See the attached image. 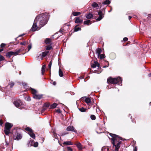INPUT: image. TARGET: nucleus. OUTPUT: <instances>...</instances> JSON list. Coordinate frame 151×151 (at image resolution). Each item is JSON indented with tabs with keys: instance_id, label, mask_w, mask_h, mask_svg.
I'll use <instances>...</instances> for the list:
<instances>
[{
	"instance_id": "nucleus-57",
	"label": "nucleus",
	"mask_w": 151,
	"mask_h": 151,
	"mask_svg": "<svg viewBox=\"0 0 151 151\" xmlns=\"http://www.w3.org/2000/svg\"><path fill=\"white\" fill-rule=\"evenodd\" d=\"M149 77L151 76V73L149 74Z\"/></svg>"
},
{
	"instance_id": "nucleus-45",
	"label": "nucleus",
	"mask_w": 151,
	"mask_h": 151,
	"mask_svg": "<svg viewBox=\"0 0 151 151\" xmlns=\"http://www.w3.org/2000/svg\"><path fill=\"white\" fill-rule=\"evenodd\" d=\"M26 42H23L20 43V44L22 45H26Z\"/></svg>"
},
{
	"instance_id": "nucleus-13",
	"label": "nucleus",
	"mask_w": 151,
	"mask_h": 151,
	"mask_svg": "<svg viewBox=\"0 0 151 151\" xmlns=\"http://www.w3.org/2000/svg\"><path fill=\"white\" fill-rule=\"evenodd\" d=\"M91 6L93 8H96V9H98L99 7L98 4L95 2L92 4Z\"/></svg>"
},
{
	"instance_id": "nucleus-32",
	"label": "nucleus",
	"mask_w": 151,
	"mask_h": 151,
	"mask_svg": "<svg viewBox=\"0 0 151 151\" xmlns=\"http://www.w3.org/2000/svg\"><path fill=\"white\" fill-rule=\"evenodd\" d=\"M79 111L82 112H84L86 111V109L83 108V107H82L81 108H79Z\"/></svg>"
},
{
	"instance_id": "nucleus-9",
	"label": "nucleus",
	"mask_w": 151,
	"mask_h": 151,
	"mask_svg": "<svg viewBox=\"0 0 151 151\" xmlns=\"http://www.w3.org/2000/svg\"><path fill=\"white\" fill-rule=\"evenodd\" d=\"M40 28L39 27V26L37 24V22L36 21V20L35 19L31 28L32 31H35L37 30H39Z\"/></svg>"
},
{
	"instance_id": "nucleus-31",
	"label": "nucleus",
	"mask_w": 151,
	"mask_h": 151,
	"mask_svg": "<svg viewBox=\"0 0 151 151\" xmlns=\"http://www.w3.org/2000/svg\"><path fill=\"white\" fill-rule=\"evenodd\" d=\"M57 105V104L56 103H54L50 106V108L52 109L55 108L56 107Z\"/></svg>"
},
{
	"instance_id": "nucleus-19",
	"label": "nucleus",
	"mask_w": 151,
	"mask_h": 151,
	"mask_svg": "<svg viewBox=\"0 0 151 151\" xmlns=\"http://www.w3.org/2000/svg\"><path fill=\"white\" fill-rule=\"evenodd\" d=\"M46 68V65H43L41 71H42V75L44 74V73L45 71V69Z\"/></svg>"
},
{
	"instance_id": "nucleus-38",
	"label": "nucleus",
	"mask_w": 151,
	"mask_h": 151,
	"mask_svg": "<svg viewBox=\"0 0 151 151\" xmlns=\"http://www.w3.org/2000/svg\"><path fill=\"white\" fill-rule=\"evenodd\" d=\"M31 48H32V45L31 44H30L28 46V48H27V52H28V51H29V50H30V49Z\"/></svg>"
},
{
	"instance_id": "nucleus-34",
	"label": "nucleus",
	"mask_w": 151,
	"mask_h": 151,
	"mask_svg": "<svg viewBox=\"0 0 151 151\" xmlns=\"http://www.w3.org/2000/svg\"><path fill=\"white\" fill-rule=\"evenodd\" d=\"M14 85V83L12 81H11V82H10L9 83L8 86H9L10 88H12L13 86Z\"/></svg>"
},
{
	"instance_id": "nucleus-36",
	"label": "nucleus",
	"mask_w": 151,
	"mask_h": 151,
	"mask_svg": "<svg viewBox=\"0 0 151 151\" xmlns=\"http://www.w3.org/2000/svg\"><path fill=\"white\" fill-rule=\"evenodd\" d=\"M105 55L104 54H101L99 55V57L100 59H102L105 58Z\"/></svg>"
},
{
	"instance_id": "nucleus-60",
	"label": "nucleus",
	"mask_w": 151,
	"mask_h": 151,
	"mask_svg": "<svg viewBox=\"0 0 151 151\" xmlns=\"http://www.w3.org/2000/svg\"><path fill=\"white\" fill-rule=\"evenodd\" d=\"M108 66H104V68H106V67H107Z\"/></svg>"
},
{
	"instance_id": "nucleus-58",
	"label": "nucleus",
	"mask_w": 151,
	"mask_h": 151,
	"mask_svg": "<svg viewBox=\"0 0 151 151\" xmlns=\"http://www.w3.org/2000/svg\"><path fill=\"white\" fill-rule=\"evenodd\" d=\"M23 35H24V34H23V35H20L19 36V37L22 36Z\"/></svg>"
},
{
	"instance_id": "nucleus-54",
	"label": "nucleus",
	"mask_w": 151,
	"mask_h": 151,
	"mask_svg": "<svg viewBox=\"0 0 151 151\" xmlns=\"http://www.w3.org/2000/svg\"><path fill=\"white\" fill-rule=\"evenodd\" d=\"M3 49H0V52H2V51H3Z\"/></svg>"
},
{
	"instance_id": "nucleus-7",
	"label": "nucleus",
	"mask_w": 151,
	"mask_h": 151,
	"mask_svg": "<svg viewBox=\"0 0 151 151\" xmlns=\"http://www.w3.org/2000/svg\"><path fill=\"white\" fill-rule=\"evenodd\" d=\"M12 134L13 136V138L15 140H19L22 138L21 135L18 132L16 129H14L13 130Z\"/></svg>"
},
{
	"instance_id": "nucleus-4",
	"label": "nucleus",
	"mask_w": 151,
	"mask_h": 151,
	"mask_svg": "<svg viewBox=\"0 0 151 151\" xmlns=\"http://www.w3.org/2000/svg\"><path fill=\"white\" fill-rule=\"evenodd\" d=\"M30 90L31 93L33 94V97L34 98L40 99L42 98V95L38 94L36 90L32 88H30Z\"/></svg>"
},
{
	"instance_id": "nucleus-22",
	"label": "nucleus",
	"mask_w": 151,
	"mask_h": 151,
	"mask_svg": "<svg viewBox=\"0 0 151 151\" xmlns=\"http://www.w3.org/2000/svg\"><path fill=\"white\" fill-rule=\"evenodd\" d=\"M63 144L66 145H72L73 144L70 141L64 142Z\"/></svg>"
},
{
	"instance_id": "nucleus-46",
	"label": "nucleus",
	"mask_w": 151,
	"mask_h": 151,
	"mask_svg": "<svg viewBox=\"0 0 151 151\" xmlns=\"http://www.w3.org/2000/svg\"><path fill=\"white\" fill-rule=\"evenodd\" d=\"M67 149L68 150L70 151H73L72 149L70 147H67Z\"/></svg>"
},
{
	"instance_id": "nucleus-41",
	"label": "nucleus",
	"mask_w": 151,
	"mask_h": 151,
	"mask_svg": "<svg viewBox=\"0 0 151 151\" xmlns=\"http://www.w3.org/2000/svg\"><path fill=\"white\" fill-rule=\"evenodd\" d=\"M52 62L51 61H50L48 65V68L49 69H50H50H51V65H52Z\"/></svg>"
},
{
	"instance_id": "nucleus-28",
	"label": "nucleus",
	"mask_w": 151,
	"mask_h": 151,
	"mask_svg": "<svg viewBox=\"0 0 151 151\" xmlns=\"http://www.w3.org/2000/svg\"><path fill=\"white\" fill-rule=\"evenodd\" d=\"M81 30V28L77 27V25H76L75 27L74 30L75 32H77L78 30Z\"/></svg>"
},
{
	"instance_id": "nucleus-42",
	"label": "nucleus",
	"mask_w": 151,
	"mask_h": 151,
	"mask_svg": "<svg viewBox=\"0 0 151 151\" xmlns=\"http://www.w3.org/2000/svg\"><path fill=\"white\" fill-rule=\"evenodd\" d=\"M52 47L50 45L46 47V50H49L52 49Z\"/></svg>"
},
{
	"instance_id": "nucleus-43",
	"label": "nucleus",
	"mask_w": 151,
	"mask_h": 151,
	"mask_svg": "<svg viewBox=\"0 0 151 151\" xmlns=\"http://www.w3.org/2000/svg\"><path fill=\"white\" fill-rule=\"evenodd\" d=\"M4 57L2 56V55H0V62L4 60Z\"/></svg>"
},
{
	"instance_id": "nucleus-3",
	"label": "nucleus",
	"mask_w": 151,
	"mask_h": 151,
	"mask_svg": "<svg viewBox=\"0 0 151 151\" xmlns=\"http://www.w3.org/2000/svg\"><path fill=\"white\" fill-rule=\"evenodd\" d=\"M107 82L108 83H110L112 84L119 83V84L122 82V80L120 77L116 78H112L109 77L107 80Z\"/></svg>"
},
{
	"instance_id": "nucleus-20",
	"label": "nucleus",
	"mask_w": 151,
	"mask_h": 151,
	"mask_svg": "<svg viewBox=\"0 0 151 151\" xmlns=\"http://www.w3.org/2000/svg\"><path fill=\"white\" fill-rule=\"evenodd\" d=\"M29 134L30 137L34 139L35 138V134L33 132L28 133Z\"/></svg>"
},
{
	"instance_id": "nucleus-59",
	"label": "nucleus",
	"mask_w": 151,
	"mask_h": 151,
	"mask_svg": "<svg viewBox=\"0 0 151 151\" xmlns=\"http://www.w3.org/2000/svg\"><path fill=\"white\" fill-rule=\"evenodd\" d=\"M80 78L81 79H82L83 78V77H80Z\"/></svg>"
},
{
	"instance_id": "nucleus-33",
	"label": "nucleus",
	"mask_w": 151,
	"mask_h": 151,
	"mask_svg": "<svg viewBox=\"0 0 151 151\" xmlns=\"http://www.w3.org/2000/svg\"><path fill=\"white\" fill-rule=\"evenodd\" d=\"M110 3V1L109 0H106L103 3L104 4H108Z\"/></svg>"
},
{
	"instance_id": "nucleus-5",
	"label": "nucleus",
	"mask_w": 151,
	"mask_h": 151,
	"mask_svg": "<svg viewBox=\"0 0 151 151\" xmlns=\"http://www.w3.org/2000/svg\"><path fill=\"white\" fill-rule=\"evenodd\" d=\"M91 67L93 68H95L96 67L97 68L98 70H93V73H99L101 72V68L100 67L99 64L97 61H95L94 63L91 65Z\"/></svg>"
},
{
	"instance_id": "nucleus-8",
	"label": "nucleus",
	"mask_w": 151,
	"mask_h": 151,
	"mask_svg": "<svg viewBox=\"0 0 151 151\" xmlns=\"http://www.w3.org/2000/svg\"><path fill=\"white\" fill-rule=\"evenodd\" d=\"M14 104L17 107L20 109L22 108L24 106L23 103L20 100H17L14 101Z\"/></svg>"
},
{
	"instance_id": "nucleus-48",
	"label": "nucleus",
	"mask_w": 151,
	"mask_h": 151,
	"mask_svg": "<svg viewBox=\"0 0 151 151\" xmlns=\"http://www.w3.org/2000/svg\"><path fill=\"white\" fill-rule=\"evenodd\" d=\"M46 109L45 108H43L41 111V114L43 113L46 110Z\"/></svg>"
},
{
	"instance_id": "nucleus-53",
	"label": "nucleus",
	"mask_w": 151,
	"mask_h": 151,
	"mask_svg": "<svg viewBox=\"0 0 151 151\" xmlns=\"http://www.w3.org/2000/svg\"><path fill=\"white\" fill-rule=\"evenodd\" d=\"M128 17H129V20H130L132 18V17L131 16H129Z\"/></svg>"
},
{
	"instance_id": "nucleus-18",
	"label": "nucleus",
	"mask_w": 151,
	"mask_h": 151,
	"mask_svg": "<svg viewBox=\"0 0 151 151\" xmlns=\"http://www.w3.org/2000/svg\"><path fill=\"white\" fill-rule=\"evenodd\" d=\"M12 55H13V52L12 51L9 52H7L6 54V56L9 58Z\"/></svg>"
},
{
	"instance_id": "nucleus-1",
	"label": "nucleus",
	"mask_w": 151,
	"mask_h": 151,
	"mask_svg": "<svg viewBox=\"0 0 151 151\" xmlns=\"http://www.w3.org/2000/svg\"><path fill=\"white\" fill-rule=\"evenodd\" d=\"M48 19V14L43 13L37 16L35 19L37 22L39 27L41 28L47 23Z\"/></svg>"
},
{
	"instance_id": "nucleus-56",
	"label": "nucleus",
	"mask_w": 151,
	"mask_h": 151,
	"mask_svg": "<svg viewBox=\"0 0 151 151\" xmlns=\"http://www.w3.org/2000/svg\"><path fill=\"white\" fill-rule=\"evenodd\" d=\"M56 83L55 82H53V84H54V85H56Z\"/></svg>"
},
{
	"instance_id": "nucleus-25",
	"label": "nucleus",
	"mask_w": 151,
	"mask_h": 151,
	"mask_svg": "<svg viewBox=\"0 0 151 151\" xmlns=\"http://www.w3.org/2000/svg\"><path fill=\"white\" fill-rule=\"evenodd\" d=\"M81 14V12H73L72 13L73 14L74 16H77L79 15H80Z\"/></svg>"
},
{
	"instance_id": "nucleus-12",
	"label": "nucleus",
	"mask_w": 151,
	"mask_h": 151,
	"mask_svg": "<svg viewBox=\"0 0 151 151\" xmlns=\"http://www.w3.org/2000/svg\"><path fill=\"white\" fill-rule=\"evenodd\" d=\"M83 20L82 19H80L78 17H76V20L75 22L76 23H82Z\"/></svg>"
},
{
	"instance_id": "nucleus-35",
	"label": "nucleus",
	"mask_w": 151,
	"mask_h": 151,
	"mask_svg": "<svg viewBox=\"0 0 151 151\" xmlns=\"http://www.w3.org/2000/svg\"><path fill=\"white\" fill-rule=\"evenodd\" d=\"M42 52L40 53L37 56V58H38L39 59H40L41 60L44 57H42Z\"/></svg>"
},
{
	"instance_id": "nucleus-27",
	"label": "nucleus",
	"mask_w": 151,
	"mask_h": 151,
	"mask_svg": "<svg viewBox=\"0 0 151 151\" xmlns=\"http://www.w3.org/2000/svg\"><path fill=\"white\" fill-rule=\"evenodd\" d=\"M42 57H45L48 53V51H45L44 52H42Z\"/></svg>"
},
{
	"instance_id": "nucleus-24",
	"label": "nucleus",
	"mask_w": 151,
	"mask_h": 151,
	"mask_svg": "<svg viewBox=\"0 0 151 151\" xmlns=\"http://www.w3.org/2000/svg\"><path fill=\"white\" fill-rule=\"evenodd\" d=\"M90 22L91 21L90 20H87L86 21H84V22L83 23L84 24L89 25L91 24V23H90Z\"/></svg>"
},
{
	"instance_id": "nucleus-62",
	"label": "nucleus",
	"mask_w": 151,
	"mask_h": 151,
	"mask_svg": "<svg viewBox=\"0 0 151 151\" xmlns=\"http://www.w3.org/2000/svg\"><path fill=\"white\" fill-rule=\"evenodd\" d=\"M150 104L151 105V102L150 103Z\"/></svg>"
},
{
	"instance_id": "nucleus-29",
	"label": "nucleus",
	"mask_w": 151,
	"mask_h": 151,
	"mask_svg": "<svg viewBox=\"0 0 151 151\" xmlns=\"http://www.w3.org/2000/svg\"><path fill=\"white\" fill-rule=\"evenodd\" d=\"M25 130L26 131L29 132V133H30L32 132V129L31 128L29 127L26 128Z\"/></svg>"
},
{
	"instance_id": "nucleus-51",
	"label": "nucleus",
	"mask_w": 151,
	"mask_h": 151,
	"mask_svg": "<svg viewBox=\"0 0 151 151\" xmlns=\"http://www.w3.org/2000/svg\"><path fill=\"white\" fill-rule=\"evenodd\" d=\"M107 88H111V86H107Z\"/></svg>"
},
{
	"instance_id": "nucleus-44",
	"label": "nucleus",
	"mask_w": 151,
	"mask_h": 151,
	"mask_svg": "<svg viewBox=\"0 0 151 151\" xmlns=\"http://www.w3.org/2000/svg\"><path fill=\"white\" fill-rule=\"evenodd\" d=\"M54 137H55V139H58V136L57 134H55V133H54L53 134Z\"/></svg>"
},
{
	"instance_id": "nucleus-55",
	"label": "nucleus",
	"mask_w": 151,
	"mask_h": 151,
	"mask_svg": "<svg viewBox=\"0 0 151 151\" xmlns=\"http://www.w3.org/2000/svg\"><path fill=\"white\" fill-rule=\"evenodd\" d=\"M6 144L7 145H9V143H8L7 142H6Z\"/></svg>"
},
{
	"instance_id": "nucleus-16",
	"label": "nucleus",
	"mask_w": 151,
	"mask_h": 151,
	"mask_svg": "<svg viewBox=\"0 0 151 151\" xmlns=\"http://www.w3.org/2000/svg\"><path fill=\"white\" fill-rule=\"evenodd\" d=\"M77 146L78 148L80 150H82V147L81 145L80 142H78L76 144H75Z\"/></svg>"
},
{
	"instance_id": "nucleus-49",
	"label": "nucleus",
	"mask_w": 151,
	"mask_h": 151,
	"mask_svg": "<svg viewBox=\"0 0 151 151\" xmlns=\"http://www.w3.org/2000/svg\"><path fill=\"white\" fill-rule=\"evenodd\" d=\"M128 39L127 38L125 37L123 39V40L125 42L128 40Z\"/></svg>"
},
{
	"instance_id": "nucleus-26",
	"label": "nucleus",
	"mask_w": 151,
	"mask_h": 151,
	"mask_svg": "<svg viewBox=\"0 0 151 151\" xmlns=\"http://www.w3.org/2000/svg\"><path fill=\"white\" fill-rule=\"evenodd\" d=\"M51 39L50 38H47L45 40V42L46 44H49L51 42Z\"/></svg>"
},
{
	"instance_id": "nucleus-63",
	"label": "nucleus",
	"mask_w": 151,
	"mask_h": 151,
	"mask_svg": "<svg viewBox=\"0 0 151 151\" xmlns=\"http://www.w3.org/2000/svg\"><path fill=\"white\" fill-rule=\"evenodd\" d=\"M66 134V133L64 134V135L65 134Z\"/></svg>"
},
{
	"instance_id": "nucleus-50",
	"label": "nucleus",
	"mask_w": 151,
	"mask_h": 151,
	"mask_svg": "<svg viewBox=\"0 0 151 151\" xmlns=\"http://www.w3.org/2000/svg\"><path fill=\"white\" fill-rule=\"evenodd\" d=\"M3 122L1 119L0 120V125L1 126L3 124Z\"/></svg>"
},
{
	"instance_id": "nucleus-17",
	"label": "nucleus",
	"mask_w": 151,
	"mask_h": 151,
	"mask_svg": "<svg viewBox=\"0 0 151 151\" xmlns=\"http://www.w3.org/2000/svg\"><path fill=\"white\" fill-rule=\"evenodd\" d=\"M86 18L88 19H90L93 17V15L91 13H89L86 14Z\"/></svg>"
},
{
	"instance_id": "nucleus-6",
	"label": "nucleus",
	"mask_w": 151,
	"mask_h": 151,
	"mask_svg": "<svg viewBox=\"0 0 151 151\" xmlns=\"http://www.w3.org/2000/svg\"><path fill=\"white\" fill-rule=\"evenodd\" d=\"M13 125L12 124L8 122L5 124L4 132L6 135H7L10 133V129Z\"/></svg>"
},
{
	"instance_id": "nucleus-47",
	"label": "nucleus",
	"mask_w": 151,
	"mask_h": 151,
	"mask_svg": "<svg viewBox=\"0 0 151 151\" xmlns=\"http://www.w3.org/2000/svg\"><path fill=\"white\" fill-rule=\"evenodd\" d=\"M5 45L6 44H5L2 43L1 44L0 46L1 47H4Z\"/></svg>"
},
{
	"instance_id": "nucleus-2",
	"label": "nucleus",
	"mask_w": 151,
	"mask_h": 151,
	"mask_svg": "<svg viewBox=\"0 0 151 151\" xmlns=\"http://www.w3.org/2000/svg\"><path fill=\"white\" fill-rule=\"evenodd\" d=\"M110 135L112 137L111 138L112 143L114 147H115V150L118 151L120 147V145L121 143V142L119 141L122 140V138L114 134H111Z\"/></svg>"
},
{
	"instance_id": "nucleus-52",
	"label": "nucleus",
	"mask_w": 151,
	"mask_h": 151,
	"mask_svg": "<svg viewBox=\"0 0 151 151\" xmlns=\"http://www.w3.org/2000/svg\"><path fill=\"white\" fill-rule=\"evenodd\" d=\"M137 149L136 147H135L134 149V151H137Z\"/></svg>"
},
{
	"instance_id": "nucleus-11",
	"label": "nucleus",
	"mask_w": 151,
	"mask_h": 151,
	"mask_svg": "<svg viewBox=\"0 0 151 151\" xmlns=\"http://www.w3.org/2000/svg\"><path fill=\"white\" fill-rule=\"evenodd\" d=\"M66 130L68 131H71L76 133L77 132V130L74 129V127L72 126H69L67 127Z\"/></svg>"
},
{
	"instance_id": "nucleus-61",
	"label": "nucleus",
	"mask_w": 151,
	"mask_h": 151,
	"mask_svg": "<svg viewBox=\"0 0 151 151\" xmlns=\"http://www.w3.org/2000/svg\"><path fill=\"white\" fill-rule=\"evenodd\" d=\"M57 112H60V110H57Z\"/></svg>"
},
{
	"instance_id": "nucleus-10",
	"label": "nucleus",
	"mask_w": 151,
	"mask_h": 151,
	"mask_svg": "<svg viewBox=\"0 0 151 151\" xmlns=\"http://www.w3.org/2000/svg\"><path fill=\"white\" fill-rule=\"evenodd\" d=\"M98 14L99 16L96 19L97 21H99L101 20L104 17L102 12L101 10H99L98 12Z\"/></svg>"
},
{
	"instance_id": "nucleus-21",
	"label": "nucleus",
	"mask_w": 151,
	"mask_h": 151,
	"mask_svg": "<svg viewBox=\"0 0 151 151\" xmlns=\"http://www.w3.org/2000/svg\"><path fill=\"white\" fill-rule=\"evenodd\" d=\"M84 98H85V101L86 103L88 104L91 102V99L89 98L85 97Z\"/></svg>"
},
{
	"instance_id": "nucleus-23",
	"label": "nucleus",
	"mask_w": 151,
	"mask_h": 151,
	"mask_svg": "<svg viewBox=\"0 0 151 151\" xmlns=\"http://www.w3.org/2000/svg\"><path fill=\"white\" fill-rule=\"evenodd\" d=\"M20 53V50H16L15 52H13V55H17Z\"/></svg>"
},
{
	"instance_id": "nucleus-37",
	"label": "nucleus",
	"mask_w": 151,
	"mask_h": 151,
	"mask_svg": "<svg viewBox=\"0 0 151 151\" xmlns=\"http://www.w3.org/2000/svg\"><path fill=\"white\" fill-rule=\"evenodd\" d=\"M102 151H109V149L108 148H106L104 147H103L102 149Z\"/></svg>"
},
{
	"instance_id": "nucleus-39",
	"label": "nucleus",
	"mask_w": 151,
	"mask_h": 151,
	"mask_svg": "<svg viewBox=\"0 0 151 151\" xmlns=\"http://www.w3.org/2000/svg\"><path fill=\"white\" fill-rule=\"evenodd\" d=\"M91 118L92 120H95L96 119V117L94 115H92L91 116Z\"/></svg>"
},
{
	"instance_id": "nucleus-30",
	"label": "nucleus",
	"mask_w": 151,
	"mask_h": 151,
	"mask_svg": "<svg viewBox=\"0 0 151 151\" xmlns=\"http://www.w3.org/2000/svg\"><path fill=\"white\" fill-rule=\"evenodd\" d=\"M59 74L60 77H63V74L62 71L60 69H59Z\"/></svg>"
},
{
	"instance_id": "nucleus-40",
	"label": "nucleus",
	"mask_w": 151,
	"mask_h": 151,
	"mask_svg": "<svg viewBox=\"0 0 151 151\" xmlns=\"http://www.w3.org/2000/svg\"><path fill=\"white\" fill-rule=\"evenodd\" d=\"M38 143L37 142H35L34 143L33 146L35 147H37L38 146Z\"/></svg>"
},
{
	"instance_id": "nucleus-15",
	"label": "nucleus",
	"mask_w": 151,
	"mask_h": 151,
	"mask_svg": "<svg viewBox=\"0 0 151 151\" xmlns=\"http://www.w3.org/2000/svg\"><path fill=\"white\" fill-rule=\"evenodd\" d=\"M101 50L99 48H98L96 50V53L97 54V55L98 57H99V55L100 53H101Z\"/></svg>"
},
{
	"instance_id": "nucleus-14",
	"label": "nucleus",
	"mask_w": 151,
	"mask_h": 151,
	"mask_svg": "<svg viewBox=\"0 0 151 151\" xmlns=\"http://www.w3.org/2000/svg\"><path fill=\"white\" fill-rule=\"evenodd\" d=\"M18 50H20V53H21L22 54H24L26 52L27 49H25V51L24 52H22L23 51H24V47H22L20 49Z\"/></svg>"
}]
</instances>
